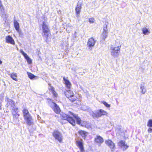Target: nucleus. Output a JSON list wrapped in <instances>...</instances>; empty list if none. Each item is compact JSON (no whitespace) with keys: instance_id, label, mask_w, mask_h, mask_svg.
Instances as JSON below:
<instances>
[{"instance_id":"obj_1","label":"nucleus","mask_w":152,"mask_h":152,"mask_svg":"<svg viewBox=\"0 0 152 152\" xmlns=\"http://www.w3.org/2000/svg\"><path fill=\"white\" fill-rule=\"evenodd\" d=\"M70 115L73 116L76 119L77 123V124L82 125L81 124V120L80 118L77 115L69 111L68 114H66L65 113H62L61 114V115L62 118L64 120H66L68 122L71 124L72 126H75V120L70 116Z\"/></svg>"},{"instance_id":"obj_2","label":"nucleus","mask_w":152,"mask_h":152,"mask_svg":"<svg viewBox=\"0 0 152 152\" xmlns=\"http://www.w3.org/2000/svg\"><path fill=\"white\" fill-rule=\"evenodd\" d=\"M121 45L117 46L116 44L114 46L111 45L110 46V53L111 55L114 58H117L119 55Z\"/></svg>"},{"instance_id":"obj_3","label":"nucleus","mask_w":152,"mask_h":152,"mask_svg":"<svg viewBox=\"0 0 152 152\" xmlns=\"http://www.w3.org/2000/svg\"><path fill=\"white\" fill-rule=\"evenodd\" d=\"M23 113L24 120L26 121L27 124L29 126L33 125V122L32 120V117L31 116L28 110L24 109L23 111Z\"/></svg>"},{"instance_id":"obj_4","label":"nucleus","mask_w":152,"mask_h":152,"mask_svg":"<svg viewBox=\"0 0 152 152\" xmlns=\"http://www.w3.org/2000/svg\"><path fill=\"white\" fill-rule=\"evenodd\" d=\"M91 115L94 118H95L100 117L103 115L108 116V114L106 111L100 109L96 110L95 113L92 111Z\"/></svg>"},{"instance_id":"obj_5","label":"nucleus","mask_w":152,"mask_h":152,"mask_svg":"<svg viewBox=\"0 0 152 152\" xmlns=\"http://www.w3.org/2000/svg\"><path fill=\"white\" fill-rule=\"evenodd\" d=\"M7 102L6 106L8 108L11 110V111H16L17 108L15 107V102L12 100L10 99L7 97V100H6Z\"/></svg>"},{"instance_id":"obj_6","label":"nucleus","mask_w":152,"mask_h":152,"mask_svg":"<svg viewBox=\"0 0 152 152\" xmlns=\"http://www.w3.org/2000/svg\"><path fill=\"white\" fill-rule=\"evenodd\" d=\"M50 106L53 109L54 111L57 114L59 113L60 110L59 106L57 104L52 101L50 99H47Z\"/></svg>"},{"instance_id":"obj_7","label":"nucleus","mask_w":152,"mask_h":152,"mask_svg":"<svg viewBox=\"0 0 152 152\" xmlns=\"http://www.w3.org/2000/svg\"><path fill=\"white\" fill-rule=\"evenodd\" d=\"M42 27L43 33V36L45 37H48L50 33V30L46 22H43Z\"/></svg>"},{"instance_id":"obj_8","label":"nucleus","mask_w":152,"mask_h":152,"mask_svg":"<svg viewBox=\"0 0 152 152\" xmlns=\"http://www.w3.org/2000/svg\"><path fill=\"white\" fill-rule=\"evenodd\" d=\"M53 135L56 140H57L60 143L61 142L63 137L60 132L57 131H55L53 133Z\"/></svg>"},{"instance_id":"obj_9","label":"nucleus","mask_w":152,"mask_h":152,"mask_svg":"<svg viewBox=\"0 0 152 152\" xmlns=\"http://www.w3.org/2000/svg\"><path fill=\"white\" fill-rule=\"evenodd\" d=\"M96 41L92 37L89 39L87 42V46L89 47L90 50H92V48L94 47L96 43Z\"/></svg>"},{"instance_id":"obj_10","label":"nucleus","mask_w":152,"mask_h":152,"mask_svg":"<svg viewBox=\"0 0 152 152\" xmlns=\"http://www.w3.org/2000/svg\"><path fill=\"white\" fill-rule=\"evenodd\" d=\"M118 145L123 149V150H126L129 147V146L126 143L125 141L121 140L118 143Z\"/></svg>"},{"instance_id":"obj_11","label":"nucleus","mask_w":152,"mask_h":152,"mask_svg":"<svg viewBox=\"0 0 152 152\" xmlns=\"http://www.w3.org/2000/svg\"><path fill=\"white\" fill-rule=\"evenodd\" d=\"M95 142L99 145H100L104 141L103 138L99 135H97L94 138Z\"/></svg>"},{"instance_id":"obj_12","label":"nucleus","mask_w":152,"mask_h":152,"mask_svg":"<svg viewBox=\"0 0 152 152\" xmlns=\"http://www.w3.org/2000/svg\"><path fill=\"white\" fill-rule=\"evenodd\" d=\"M105 143L110 147L112 151L114 150L115 145L112 141L110 140H106L105 141Z\"/></svg>"},{"instance_id":"obj_13","label":"nucleus","mask_w":152,"mask_h":152,"mask_svg":"<svg viewBox=\"0 0 152 152\" xmlns=\"http://www.w3.org/2000/svg\"><path fill=\"white\" fill-rule=\"evenodd\" d=\"M77 146L79 147L81 152H84V150L83 146L82 140L77 141H76Z\"/></svg>"},{"instance_id":"obj_14","label":"nucleus","mask_w":152,"mask_h":152,"mask_svg":"<svg viewBox=\"0 0 152 152\" xmlns=\"http://www.w3.org/2000/svg\"><path fill=\"white\" fill-rule=\"evenodd\" d=\"M6 42L7 43L12 44H15V42L13 38L10 35L7 36L6 37Z\"/></svg>"},{"instance_id":"obj_15","label":"nucleus","mask_w":152,"mask_h":152,"mask_svg":"<svg viewBox=\"0 0 152 152\" xmlns=\"http://www.w3.org/2000/svg\"><path fill=\"white\" fill-rule=\"evenodd\" d=\"M63 80L65 82V84L66 87L68 88L69 89L71 86V84L69 80L66 79L65 77H63Z\"/></svg>"},{"instance_id":"obj_16","label":"nucleus","mask_w":152,"mask_h":152,"mask_svg":"<svg viewBox=\"0 0 152 152\" xmlns=\"http://www.w3.org/2000/svg\"><path fill=\"white\" fill-rule=\"evenodd\" d=\"M15 109H16V111L11 110V111L12 113V114L13 116V118L17 119L18 118L19 116V115L18 114V108H16Z\"/></svg>"},{"instance_id":"obj_17","label":"nucleus","mask_w":152,"mask_h":152,"mask_svg":"<svg viewBox=\"0 0 152 152\" xmlns=\"http://www.w3.org/2000/svg\"><path fill=\"white\" fill-rule=\"evenodd\" d=\"M65 94L66 97L68 98L72 97V96H73V94L72 92L70 90L67 91L66 92H65Z\"/></svg>"},{"instance_id":"obj_18","label":"nucleus","mask_w":152,"mask_h":152,"mask_svg":"<svg viewBox=\"0 0 152 152\" xmlns=\"http://www.w3.org/2000/svg\"><path fill=\"white\" fill-rule=\"evenodd\" d=\"M14 23L15 28L17 32H20L19 29V23L15 20H14Z\"/></svg>"},{"instance_id":"obj_19","label":"nucleus","mask_w":152,"mask_h":152,"mask_svg":"<svg viewBox=\"0 0 152 152\" xmlns=\"http://www.w3.org/2000/svg\"><path fill=\"white\" fill-rule=\"evenodd\" d=\"M82 9L81 4L79 1L77 4L76 7L75 8V11L76 12H80L81 10Z\"/></svg>"},{"instance_id":"obj_20","label":"nucleus","mask_w":152,"mask_h":152,"mask_svg":"<svg viewBox=\"0 0 152 152\" xmlns=\"http://www.w3.org/2000/svg\"><path fill=\"white\" fill-rule=\"evenodd\" d=\"M108 32H103L101 35V38L103 41L105 40V39L107 37Z\"/></svg>"},{"instance_id":"obj_21","label":"nucleus","mask_w":152,"mask_h":152,"mask_svg":"<svg viewBox=\"0 0 152 152\" xmlns=\"http://www.w3.org/2000/svg\"><path fill=\"white\" fill-rule=\"evenodd\" d=\"M27 74L28 77L31 79H37L38 78L37 77L35 76L33 74L30 72H28Z\"/></svg>"},{"instance_id":"obj_22","label":"nucleus","mask_w":152,"mask_h":152,"mask_svg":"<svg viewBox=\"0 0 152 152\" xmlns=\"http://www.w3.org/2000/svg\"><path fill=\"white\" fill-rule=\"evenodd\" d=\"M142 33L144 35H148L149 34L150 32V31L147 28H142Z\"/></svg>"},{"instance_id":"obj_23","label":"nucleus","mask_w":152,"mask_h":152,"mask_svg":"<svg viewBox=\"0 0 152 152\" xmlns=\"http://www.w3.org/2000/svg\"><path fill=\"white\" fill-rule=\"evenodd\" d=\"M50 90L52 92V93L54 96H55V97H57V96L58 94L56 92L54 91V88L53 87H50Z\"/></svg>"},{"instance_id":"obj_24","label":"nucleus","mask_w":152,"mask_h":152,"mask_svg":"<svg viewBox=\"0 0 152 152\" xmlns=\"http://www.w3.org/2000/svg\"><path fill=\"white\" fill-rule=\"evenodd\" d=\"M10 76L12 78L13 80L16 81H17V79L16 78V77H17L16 73H12L11 74Z\"/></svg>"},{"instance_id":"obj_25","label":"nucleus","mask_w":152,"mask_h":152,"mask_svg":"<svg viewBox=\"0 0 152 152\" xmlns=\"http://www.w3.org/2000/svg\"><path fill=\"white\" fill-rule=\"evenodd\" d=\"M79 132V134L83 137H85L86 136V134H87V132L84 131L80 130Z\"/></svg>"},{"instance_id":"obj_26","label":"nucleus","mask_w":152,"mask_h":152,"mask_svg":"<svg viewBox=\"0 0 152 152\" xmlns=\"http://www.w3.org/2000/svg\"><path fill=\"white\" fill-rule=\"evenodd\" d=\"M25 59L27 60L28 63L29 64H31L32 63V60L31 58H29V57L27 55H26L25 57H24Z\"/></svg>"},{"instance_id":"obj_27","label":"nucleus","mask_w":152,"mask_h":152,"mask_svg":"<svg viewBox=\"0 0 152 152\" xmlns=\"http://www.w3.org/2000/svg\"><path fill=\"white\" fill-rule=\"evenodd\" d=\"M1 17L3 18L5 20H6L8 16L7 14H6L4 12H3L1 15Z\"/></svg>"},{"instance_id":"obj_28","label":"nucleus","mask_w":152,"mask_h":152,"mask_svg":"<svg viewBox=\"0 0 152 152\" xmlns=\"http://www.w3.org/2000/svg\"><path fill=\"white\" fill-rule=\"evenodd\" d=\"M107 24L106 23L103 26V32H108V29L107 28Z\"/></svg>"},{"instance_id":"obj_29","label":"nucleus","mask_w":152,"mask_h":152,"mask_svg":"<svg viewBox=\"0 0 152 152\" xmlns=\"http://www.w3.org/2000/svg\"><path fill=\"white\" fill-rule=\"evenodd\" d=\"M147 126L150 127H152V119L149 120L148 121Z\"/></svg>"},{"instance_id":"obj_30","label":"nucleus","mask_w":152,"mask_h":152,"mask_svg":"<svg viewBox=\"0 0 152 152\" xmlns=\"http://www.w3.org/2000/svg\"><path fill=\"white\" fill-rule=\"evenodd\" d=\"M140 89L142 90V93L143 94H144L146 91V89L144 88V86H141Z\"/></svg>"},{"instance_id":"obj_31","label":"nucleus","mask_w":152,"mask_h":152,"mask_svg":"<svg viewBox=\"0 0 152 152\" xmlns=\"http://www.w3.org/2000/svg\"><path fill=\"white\" fill-rule=\"evenodd\" d=\"M69 99L70 101H71L72 102L75 101L76 99L75 96L73 95V96H72V97L69 98Z\"/></svg>"},{"instance_id":"obj_32","label":"nucleus","mask_w":152,"mask_h":152,"mask_svg":"<svg viewBox=\"0 0 152 152\" xmlns=\"http://www.w3.org/2000/svg\"><path fill=\"white\" fill-rule=\"evenodd\" d=\"M95 20L94 18H92L89 19V22L90 23H93L94 22Z\"/></svg>"},{"instance_id":"obj_33","label":"nucleus","mask_w":152,"mask_h":152,"mask_svg":"<svg viewBox=\"0 0 152 152\" xmlns=\"http://www.w3.org/2000/svg\"><path fill=\"white\" fill-rule=\"evenodd\" d=\"M102 103L105 105V106L106 107H110V105L108 104L105 102L103 101L102 102Z\"/></svg>"},{"instance_id":"obj_34","label":"nucleus","mask_w":152,"mask_h":152,"mask_svg":"<svg viewBox=\"0 0 152 152\" xmlns=\"http://www.w3.org/2000/svg\"><path fill=\"white\" fill-rule=\"evenodd\" d=\"M20 52L22 54L24 57H25L26 55H27V54L24 53L23 50L22 49L20 50Z\"/></svg>"},{"instance_id":"obj_35","label":"nucleus","mask_w":152,"mask_h":152,"mask_svg":"<svg viewBox=\"0 0 152 152\" xmlns=\"http://www.w3.org/2000/svg\"><path fill=\"white\" fill-rule=\"evenodd\" d=\"M19 31L20 32H18L20 36H21L23 35V34L22 32V31H21L19 29Z\"/></svg>"},{"instance_id":"obj_36","label":"nucleus","mask_w":152,"mask_h":152,"mask_svg":"<svg viewBox=\"0 0 152 152\" xmlns=\"http://www.w3.org/2000/svg\"><path fill=\"white\" fill-rule=\"evenodd\" d=\"M148 131L149 133H152V129L151 128H149L148 130Z\"/></svg>"},{"instance_id":"obj_37","label":"nucleus","mask_w":152,"mask_h":152,"mask_svg":"<svg viewBox=\"0 0 152 152\" xmlns=\"http://www.w3.org/2000/svg\"><path fill=\"white\" fill-rule=\"evenodd\" d=\"M76 17L77 18L79 17V16H80L79 15H80V12H76Z\"/></svg>"},{"instance_id":"obj_38","label":"nucleus","mask_w":152,"mask_h":152,"mask_svg":"<svg viewBox=\"0 0 152 152\" xmlns=\"http://www.w3.org/2000/svg\"><path fill=\"white\" fill-rule=\"evenodd\" d=\"M84 107H82V109L83 110H84V111L86 110L87 109V108H85Z\"/></svg>"},{"instance_id":"obj_39","label":"nucleus","mask_w":152,"mask_h":152,"mask_svg":"<svg viewBox=\"0 0 152 152\" xmlns=\"http://www.w3.org/2000/svg\"><path fill=\"white\" fill-rule=\"evenodd\" d=\"M0 10L1 11H2V10L4 11V8L3 7V6L2 7H1V9H0Z\"/></svg>"},{"instance_id":"obj_40","label":"nucleus","mask_w":152,"mask_h":152,"mask_svg":"<svg viewBox=\"0 0 152 152\" xmlns=\"http://www.w3.org/2000/svg\"><path fill=\"white\" fill-rule=\"evenodd\" d=\"M1 108V103L0 102V109Z\"/></svg>"}]
</instances>
